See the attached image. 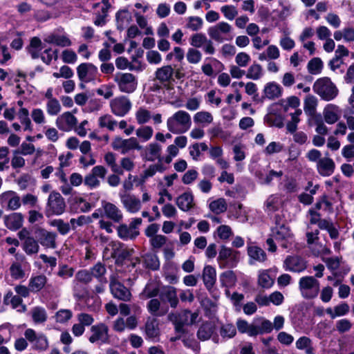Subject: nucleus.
Returning <instances> with one entry per match:
<instances>
[{
	"mask_svg": "<svg viewBox=\"0 0 354 354\" xmlns=\"http://www.w3.org/2000/svg\"><path fill=\"white\" fill-rule=\"evenodd\" d=\"M274 239L285 249L291 248L295 243L292 232L279 215L275 216L274 225L271 227L270 236L266 240L268 250L271 252H276L277 248Z\"/></svg>",
	"mask_w": 354,
	"mask_h": 354,
	"instance_id": "1",
	"label": "nucleus"
},
{
	"mask_svg": "<svg viewBox=\"0 0 354 354\" xmlns=\"http://www.w3.org/2000/svg\"><path fill=\"white\" fill-rule=\"evenodd\" d=\"M192 126V118L189 113L183 110H179L172 114L167 120V128L174 134L186 133Z\"/></svg>",
	"mask_w": 354,
	"mask_h": 354,
	"instance_id": "2",
	"label": "nucleus"
},
{
	"mask_svg": "<svg viewBox=\"0 0 354 354\" xmlns=\"http://www.w3.org/2000/svg\"><path fill=\"white\" fill-rule=\"evenodd\" d=\"M313 91L325 101L334 100L339 93L336 85L328 77L317 79L313 86Z\"/></svg>",
	"mask_w": 354,
	"mask_h": 354,
	"instance_id": "3",
	"label": "nucleus"
},
{
	"mask_svg": "<svg viewBox=\"0 0 354 354\" xmlns=\"http://www.w3.org/2000/svg\"><path fill=\"white\" fill-rule=\"evenodd\" d=\"M207 34L212 40L223 43L233 39V28L228 23L221 21L209 27Z\"/></svg>",
	"mask_w": 354,
	"mask_h": 354,
	"instance_id": "4",
	"label": "nucleus"
},
{
	"mask_svg": "<svg viewBox=\"0 0 354 354\" xmlns=\"http://www.w3.org/2000/svg\"><path fill=\"white\" fill-rule=\"evenodd\" d=\"M113 80L122 93H132L138 86L136 77L130 73H116L113 76Z\"/></svg>",
	"mask_w": 354,
	"mask_h": 354,
	"instance_id": "5",
	"label": "nucleus"
},
{
	"mask_svg": "<svg viewBox=\"0 0 354 354\" xmlns=\"http://www.w3.org/2000/svg\"><path fill=\"white\" fill-rule=\"evenodd\" d=\"M299 288L303 297L313 299L319 294V282L313 277H303L299 281Z\"/></svg>",
	"mask_w": 354,
	"mask_h": 354,
	"instance_id": "6",
	"label": "nucleus"
},
{
	"mask_svg": "<svg viewBox=\"0 0 354 354\" xmlns=\"http://www.w3.org/2000/svg\"><path fill=\"white\" fill-rule=\"evenodd\" d=\"M24 336L35 351H45L49 347L48 339L43 333H37L32 328H28L24 332Z\"/></svg>",
	"mask_w": 354,
	"mask_h": 354,
	"instance_id": "7",
	"label": "nucleus"
},
{
	"mask_svg": "<svg viewBox=\"0 0 354 354\" xmlns=\"http://www.w3.org/2000/svg\"><path fill=\"white\" fill-rule=\"evenodd\" d=\"M239 252L223 246L218 253V262L221 268H231L239 261Z\"/></svg>",
	"mask_w": 354,
	"mask_h": 354,
	"instance_id": "8",
	"label": "nucleus"
},
{
	"mask_svg": "<svg viewBox=\"0 0 354 354\" xmlns=\"http://www.w3.org/2000/svg\"><path fill=\"white\" fill-rule=\"evenodd\" d=\"M111 147L114 150L120 151L122 154H126L133 150L140 151L142 149L139 141L135 137L127 139L115 137L111 142Z\"/></svg>",
	"mask_w": 354,
	"mask_h": 354,
	"instance_id": "9",
	"label": "nucleus"
},
{
	"mask_svg": "<svg viewBox=\"0 0 354 354\" xmlns=\"http://www.w3.org/2000/svg\"><path fill=\"white\" fill-rule=\"evenodd\" d=\"M155 78L165 86H169L175 82L174 77L177 79L181 77L178 71H175L171 65L162 66L158 68L154 73Z\"/></svg>",
	"mask_w": 354,
	"mask_h": 354,
	"instance_id": "10",
	"label": "nucleus"
},
{
	"mask_svg": "<svg viewBox=\"0 0 354 354\" xmlns=\"http://www.w3.org/2000/svg\"><path fill=\"white\" fill-rule=\"evenodd\" d=\"M18 236L20 241H22V248L26 254L32 255L39 252V241L31 236L29 230L23 228L18 232Z\"/></svg>",
	"mask_w": 354,
	"mask_h": 354,
	"instance_id": "11",
	"label": "nucleus"
},
{
	"mask_svg": "<svg viewBox=\"0 0 354 354\" xmlns=\"http://www.w3.org/2000/svg\"><path fill=\"white\" fill-rule=\"evenodd\" d=\"M132 103L129 97L121 95L110 101L111 113L118 117L125 116L131 109Z\"/></svg>",
	"mask_w": 354,
	"mask_h": 354,
	"instance_id": "12",
	"label": "nucleus"
},
{
	"mask_svg": "<svg viewBox=\"0 0 354 354\" xmlns=\"http://www.w3.org/2000/svg\"><path fill=\"white\" fill-rule=\"evenodd\" d=\"M66 209L64 198L58 192L50 194L48 199L47 211L51 214L61 215Z\"/></svg>",
	"mask_w": 354,
	"mask_h": 354,
	"instance_id": "13",
	"label": "nucleus"
},
{
	"mask_svg": "<svg viewBox=\"0 0 354 354\" xmlns=\"http://www.w3.org/2000/svg\"><path fill=\"white\" fill-rule=\"evenodd\" d=\"M97 73V68L91 63H82L77 67L78 78L84 83H88L95 80Z\"/></svg>",
	"mask_w": 354,
	"mask_h": 354,
	"instance_id": "14",
	"label": "nucleus"
},
{
	"mask_svg": "<svg viewBox=\"0 0 354 354\" xmlns=\"http://www.w3.org/2000/svg\"><path fill=\"white\" fill-rule=\"evenodd\" d=\"M285 270L292 272H301L306 270V261L302 257L297 255L288 256L283 263Z\"/></svg>",
	"mask_w": 354,
	"mask_h": 354,
	"instance_id": "15",
	"label": "nucleus"
},
{
	"mask_svg": "<svg viewBox=\"0 0 354 354\" xmlns=\"http://www.w3.org/2000/svg\"><path fill=\"white\" fill-rule=\"evenodd\" d=\"M91 332V335L88 339L91 343L105 344L109 342V328L105 324L100 323L92 326Z\"/></svg>",
	"mask_w": 354,
	"mask_h": 354,
	"instance_id": "16",
	"label": "nucleus"
},
{
	"mask_svg": "<svg viewBox=\"0 0 354 354\" xmlns=\"http://www.w3.org/2000/svg\"><path fill=\"white\" fill-rule=\"evenodd\" d=\"M21 199L14 191H6L0 195V204L10 210H16L21 206Z\"/></svg>",
	"mask_w": 354,
	"mask_h": 354,
	"instance_id": "17",
	"label": "nucleus"
},
{
	"mask_svg": "<svg viewBox=\"0 0 354 354\" xmlns=\"http://www.w3.org/2000/svg\"><path fill=\"white\" fill-rule=\"evenodd\" d=\"M120 198L123 207L128 212L135 214L141 209V201L134 194L120 193Z\"/></svg>",
	"mask_w": 354,
	"mask_h": 354,
	"instance_id": "18",
	"label": "nucleus"
},
{
	"mask_svg": "<svg viewBox=\"0 0 354 354\" xmlns=\"http://www.w3.org/2000/svg\"><path fill=\"white\" fill-rule=\"evenodd\" d=\"M77 119L71 112H64L57 117L56 119V126L63 131H70L73 130L77 125Z\"/></svg>",
	"mask_w": 354,
	"mask_h": 354,
	"instance_id": "19",
	"label": "nucleus"
},
{
	"mask_svg": "<svg viewBox=\"0 0 354 354\" xmlns=\"http://www.w3.org/2000/svg\"><path fill=\"white\" fill-rule=\"evenodd\" d=\"M109 286L111 292L115 298L124 301L131 300V293L130 290L120 281L111 279Z\"/></svg>",
	"mask_w": 354,
	"mask_h": 354,
	"instance_id": "20",
	"label": "nucleus"
},
{
	"mask_svg": "<svg viewBox=\"0 0 354 354\" xmlns=\"http://www.w3.org/2000/svg\"><path fill=\"white\" fill-rule=\"evenodd\" d=\"M277 270L276 268L259 270L257 279L259 286L264 289L270 288L274 285Z\"/></svg>",
	"mask_w": 354,
	"mask_h": 354,
	"instance_id": "21",
	"label": "nucleus"
},
{
	"mask_svg": "<svg viewBox=\"0 0 354 354\" xmlns=\"http://www.w3.org/2000/svg\"><path fill=\"white\" fill-rule=\"evenodd\" d=\"M102 208L106 218L116 223H120L122 221V211L115 204L103 201Z\"/></svg>",
	"mask_w": 354,
	"mask_h": 354,
	"instance_id": "22",
	"label": "nucleus"
},
{
	"mask_svg": "<svg viewBox=\"0 0 354 354\" xmlns=\"http://www.w3.org/2000/svg\"><path fill=\"white\" fill-rule=\"evenodd\" d=\"M198 313L196 312L191 313L189 310L184 311L182 315H180V320H177V316L174 315H169V318L171 321L176 322V330L178 332H180L182 327L184 324L191 325L196 322Z\"/></svg>",
	"mask_w": 354,
	"mask_h": 354,
	"instance_id": "23",
	"label": "nucleus"
},
{
	"mask_svg": "<svg viewBox=\"0 0 354 354\" xmlns=\"http://www.w3.org/2000/svg\"><path fill=\"white\" fill-rule=\"evenodd\" d=\"M44 41L46 43L55 44L61 47H69L72 45V41L68 35L64 32H59L55 31L46 35L44 38Z\"/></svg>",
	"mask_w": 354,
	"mask_h": 354,
	"instance_id": "24",
	"label": "nucleus"
},
{
	"mask_svg": "<svg viewBox=\"0 0 354 354\" xmlns=\"http://www.w3.org/2000/svg\"><path fill=\"white\" fill-rule=\"evenodd\" d=\"M341 113L339 106L334 104H326L323 110L324 121L328 124L336 123L340 118Z\"/></svg>",
	"mask_w": 354,
	"mask_h": 354,
	"instance_id": "25",
	"label": "nucleus"
},
{
	"mask_svg": "<svg viewBox=\"0 0 354 354\" xmlns=\"http://www.w3.org/2000/svg\"><path fill=\"white\" fill-rule=\"evenodd\" d=\"M3 303L6 305H11L13 309L17 312L24 313L26 310V306L23 304V300L21 297L14 295L11 291L8 292L3 297Z\"/></svg>",
	"mask_w": 354,
	"mask_h": 354,
	"instance_id": "26",
	"label": "nucleus"
},
{
	"mask_svg": "<svg viewBox=\"0 0 354 354\" xmlns=\"http://www.w3.org/2000/svg\"><path fill=\"white\" fill-rule=\"evenodd\" d=\"M162 147L157 142H151L144 149L145 159L148 161L161 160Z\"/></svg>",
	"mask_w": 354,
	"mask_h": 354,
	"instance_id": "27",
	"label": "nucleus"
},
{
	"mask_svg": "<svg viewBox=\"0 0 354 354\" xmlns=\"http://www.w3.org/2000/svg\"><path fill=\"white\" fill-rule=\"evenodd\" d=\"M335 165L334 161L327 157L319 160L317 163L318 173L322 176H329L334 172Z\"/></svg>",
	"mask_w": 354,
	"mask_h": 354,
	"instance_id": "28",
	"label": "nucleus"
},
{
	"mask_svg": "<svg viewBox=\"0 0 354 354\" xmlns=\"http://www.w3.org/2000/svg\"><path fill=\"white\" fill-rule=\"evenodd\" d=\"M57 234L41 229L39 230L38 239L40 244L47 248L54 249L56 248Z\"/></svg>",
	"mask_w": 354,
	"mask_h": 354,
	"instance_id": "29",
	"label": "nucleus"
},
{
	"mask_svg": "<svg viewBox=\"0 0 354 354\" xmlns=\"http://www.w3.org/2000/svg\"><path fill=\"white\" fill-rule=\"evenodd\" d=\"M5 225L10 230L15 231L19 229L23 225L24 217L21 213H12L5 216Z\"/></svg>",
	"mask_w": 354,
	"mask_h": 354,
	"instance_id": "30",
	"label": "nucleus"
},
{
	"mask_svg": "<svg viewBox=\"0 0 354 354\" xmlns=\"http://www.w3.org/2000/svg\"><path fill=\"white\" fill-rule=\"evenodd\" d=\"M64 165L62 163L60 164V167L55 172V175L59 181V189L64 195H69L72 194L73 188L71 187L68 182L66 175L63 170Z\"/></svg>",
	"mask_w": 354,
	"mask_h": 354,
	"instance_id": "31",
	"label": "nucleus"
},
{
	"mask_svg": "<svg viewBox=\"0 0 354 354\" xmlns=\"http://www.w3.org/2000/svg\"><path fill=\"white\" fill-rule=\"evenodd\" d=\"M176 205L183 212H187L194 206V196L192 192H187L176 198Z\"/></svg>",
	"mask_w": 354,
	"mask_h": 354,
	"instance_id": "32",
	"label": "nucleus"
},
{
	"mask_svg": "<svg viewBox=\"0 0 354 354\" xmlns=\"http://www.w3.org/2000/svg\"><path fill=\"white\" fill-rule=\"evenodd\" d=\"M118 236L124 241L133 240L139 235L138 230H134L127 224H120L116 227Z\"/></svg>",
	"mask_w": 354,
	"mask_h": 354,
	"instance_id": "33",
	"label": "nucleus"
},
{
	"mask_svg": "<svg viewBox=\"0 0 354 354\" xmlns=\"http://www.w3.org/2000/svg\"><path fill=\"white\" fill-rule=\"evenodd\" d=\"M318 106V99L313 95H307L304 100V111L305 113L310 116L313 117L317 112V107Z\"/></svg>",
	"mask_w": 354,
	"mask_h": 354,
	"instance_id": "34",
	"label": "nucleus"
},
{
	"mask_svg": "<svg viewBox=\"0 0 354 354\" xmlns=\"http://www.w3.org/2000/svg\"><path fill=\"white\" fill-rule=\"evenodd\" d=\"M110 0H102L101 3L95 5V8H100L102 10L101 14H98L94 20V24L98 26H103L106 24V17L108 10L111 7Z\"/></svg>",
	"mask_w": 354,
	"mask_h": 354,
	"instance_id": "35",
	"label": "nucleus"
},
{
	"mask_svg": "<svg viewBox=\"0 0 354 354\" xmlns=\"http://www.w3.org/2000/svg\"><path fill=\"white\" fill-rule=\"evenodd\" d=\"M248 254L251 261L263 263L267 259V255L265 251L260 247L252 244L248 245Z\"/></svg>",
	"mask_w": 354,
	"mask_h": 354,
	"instance_id": "36",
	"label": "nucleus"
},
{
	"mask_svg": "<svg viewBox=\"0 0 354 354\" xmlns=\"http://www.w3.org/2000/svg\"><path fill=\"white\" fill-rule=\"evenodd\" d=\"M263 91L267 98L273 100L281 95L282 88L279 84L272 82L266 84Z\"/></svg>",
	"mask_w": 354,
	"mask_h": 354,
	"instance_id": "37",
	"label": "nucleus"
},
{
	"mask_svg": "<svg viewBox=\"0 0 354 354\" xmlns=\"http://www.w3.org/2000/svg\"><path fill=\"white\" fill-rule=\"evenodd\" d=\"M142 266L146 269L157 270L160 268V261L157 255L147 253L142 256Z\"/></svg>",
	"mask_w": 354,
	"mask_h": 354,
	"instance_id": "38",
	"label": "nucleus"
},
{
	"mask_svg": "<svg viewBox=\"0 0 354 354\" xmlns=\"http://www.w3.org/2000/svg\"><path fill=\"white\" fill-rule=\"evenodd\" d=\"M216 277V270L211 266H206L203 272V278L205 286L211 288L215 283Z\"/></svg>",
	"mask_w": 354,
	"mask_h": 354,
	"instance_id": "39",
	"label": "nucleus"
},
{
	"mask_svg": "<svg viewBox=\"0 0 354 354\" xmlns=\"http://www.w3.org/2000/svg\"><path fill=\"white\" fill-rule=\"evenodd\" d=\"M214 120L211 113L206 111H198L194 115V122L202 127H207L212 123Z\"/></svg>",
	"mask_w": 354,
	"mask_h": 354,
	"instance_id": "40",
	"label": "nucleus"
},
{
	"mask_svg": "<svg viewBox=\"0 0 354 354\" xmlns=\"http://www.w3.org/2000/svg\"><path fill=\"white\" fill-rule=\"evenodd\" d=\"M162 297L167 300L172 308H176L178 304L176 289L174 287H166L162 292Z\"/></svg>",
	"mask_w": 354,
	"mask_h": 354,
	"instance_id": "41",
	"label": "nucleus"
},
{
	"mask_svg": "<svg viewBox=\"0 0 354 354\" xmlns=\"http://www.w3.org/2000/svg\"><path fill=\"white\" fill-rule=\"evenodd\" d=\"M18 118L23 126L24 131H32L33 125L29 118V111L27 109L21 107L18 111Z\"/></svg>",
	"mask_w": 354,
	"mask_h": 354,
	"instance_id": "42",
	"label": "nucleus"
},
{
	"mask_svg": "<svg viewBox=\"0 0 354 354\" xmlns=\"http://www.w3.org/2000/svg\"><path fill=\"white\" fill-rule=\"evenodd\" d=\"M153 135V129L150 126H141L136 131V138L142 142H148L151 139Z\"/></svg>",
	"mask_w": 354,
	"mask_h": 354,
	"instance_id": "43",
	"label": "nucleus"
},
{
	"mask_svg": "<svg viewBox=\"0 0 354 354\" xmlns=\"http://www.w3.org/2000/svg\"><path fill=\"white\" fill-rule=\"evenodd\" d=\"M264 75L262 66L259 64L254 62L246 71V77L252 80H259Z\"/></svg>",
	"mask_w": 354,
	"mask_h": 354,
	"instance_id": "44",
	"label": "nucleus"
},
{
	"mask_svg": "<svg viewBox=\"0 0 354 354\" xmlns=\"http://www.w3.org/2000/svg\"><path fill=\"white\" fill-rule=\"evenodd\" d=\"M148 311L153 316L160 317L166 314L167 309L161 308L160 301L158 299H151L147 304Z\"/></svg>",
	"mask_w": 354,
	"mask_h": 354,
	"instance_id": "45",
	"label": "nucleus"
},
{
	"mask_svg": "<svg viewBox=\"0 0 354 354\" xmlns=\"http://www.w3.org/2000/svg\"><path fill=\"white\" fill-rule=\"evenodd\" d=\"M30 315L35 324L44 323L48 318L46 310L41 306H35L31 309Z\"/></svg>",
	"mask_w": 354,
	"mask_h": 354,
	"instance_id": "46",
	"label": "nucleus"
},
{
	"mask_svg": "<svg viewBox=\"0 0 354 354\" xmlns=\"http://www.w3.org/2000/svg\"><path fill=\"white\" fill-rule=\"evenodd\" d=\"M159 292V288L156 282L150 281L145 286L142 292L140 294L142 299H146L156 297Z\"/></svg>",
	"mask_w": 354,
	"mask_h": 354,
	"instance_id": "47",
	"label": "nucleus"
},
{
	"mask_svg": "<svg viewBox=\"0 0 354 354\" xmlns=\"http://www.w3.org/2000/svg\"><path fill=\"white\" fill-rule=\"evenodd\" d=\"M46 283L44 275L32 277L29 280L28 286L31 292H37L41 290Z\"/></svg>",
	"mask_w": 354,
	"mask_h": 354,
	"instance_id": "48",
	"label": "nucleus"
},
{
	"mask_svg": "<svg viewBox=\"0 0 354 354\" xmlns=\"http://www.w3.org/2000/svg\"><path fill=\"white\" fill-rule=\"evenodd\" d=\"M98 125L100 128H106L108 130L113 131L118 126V122L114 120L112 115L105 114L99 118Z\"/></svg>",
	"mask_w": 354,
	"mask_h": 354,
	"instance_id": "49",
	"label": "nucleus"
},
{
	"mask_svg": "<svg viewBox=\"0 0 354 354\" xmlns=\"http://www.w3.org/2000/svg\"><path fill=\"white\" fill-rule=\"evenodd\" d=\"M282 200L279 194H272L270 196L266 203V211L268 212H274L277 211L281 205Z\"/></svg>",
	"mask_w": 354,
	"mask_h": 354,
	"instance_id": "50",
	"label": "nucleus"
},
{
	"mask_svg": "<svg viewBox=\"0 0 354 354\" xmlns=\"http://www.w3.org/2000/svg\"><path fill=\"white\" fill-rule=\"evenodd\" d=\"M236 327L241 333H246L250 337L257 336L254 324H250L246 320L239 319L236 321Z\"/></svg>",
	"mask_w": 354,
	"mask_h": 354,
	"instance_id": "51",
	"label": "nucleus"
},
{
	"mask_svg": "<svg viewBox=\"0 0 354 354\" xmlns=\"http://www.w3.org/2000/svg\"><path fill=\"white\" fill-rule=\"evenodd\" d=\"M236 277L232 270H227L220 275V281L223 286L227 288H232L236 285Z\"/></svg>",
	"mask_w": 354,
	"mask_h": 354,
	"instance_id": "52",
	"label": "nucleus"
},
{
	"mask_svg": "<svg viewBox=\"0 0 354 354\" xmlns=\"http://www.w3.org/2000/svg\"><path fill=\"white\" fill-rule=\"evenodd\" d=\"M280 104L285 113H288L290 109H297L300 106V100L296 96H290L286 99L281 100Z\"/></svg>",
	"mask_w": 354,
	"mask_h": 354,
	"instance_id": "53",
	"label": "nucleus"
},
{
	"mask_svg": "<svg viewBox=\"0 0 354 354\" xmlns=\"http://www.w3.org/2000/svg\"><path fill=\"white\" fill-rule=\"evenodd\" d=\"M116 19L118 27L123 29L132 21V15L127 10H120L116 14Z\"/></svg>",
	"mask_w": 354,
	"mask_h": 354,
	"instance_id": "54",
	"label": "nucleus"
},
{
	"mask_svg": "<svg viewBox=\"0 0 354 354\" xmlns=\"http://www.w3.org/2000/svg\"><path fill=\"white\" fill-rule=\"evenodd\" d=\"M135 117L137 123L142 125L149 122L151 119V113L147 108L140 106L136 110Z\"/></svg>",
	"mask_w": 354,
	"mask_h": 354,
	"instance_id": "55",
	"label": "nucleus"
},
{
	"mask_svg": "<svg viewBox=\"0 0 354 354\" xmlns=\"http://www.w3.org/2000/svg\"><path fill=\"white\" fill-rule=\"evenodd\" d=\"M145 333L149 338H156L159 335L158 323L156 319H148L145 324Z\"/></svg>",
	"mask_w": 354,
	"mask_h": 354,
	"instance_id": "56",
	"label": "nucleus"
},
{
	"mask_svg": "<svg viewBox=\"0 0 354 354\" xmlns=\"http://www.w3.org/2000/svg\"><path fill=\"white\" fill-rule=\"evenodd\" d=\"M84 303L87 308L91 311H97L102 305L101 299L95 295H87L84 297Z\"/></svg>",
	"mask_w": 354,
	"mask_h": 354,
	"instance_id": "57",
	"label": "nucleus"
},
{
	"mask_svg": "<svg viewBox=\"0 0 354 354\" xmlns=\"http://www.w3.org/2000/svg\"><path fill=\"white\" fill-rule=\"evenodd\" d=\"M296 347L299 350H304L306 354H315L311 340L307 337H301L296 342Z\"/></svg>",
	"mask_w": 354,
	"mask_h": 354,
	"instance_id": "58",
	"label": "nucleus"
},
{
	"mask_svg": "<svg viewBox=\"0 0 354 354\" xmlns=\"http://www.w3.org/2000/svg\"><path fill=\"white\" fill-rule=\"evenodd\" d=\"M348 311L349 306L346 303L336 306L334 308V310H332L330 308L326 309V313L329 315L332 319H335L336 317L345 315Z\"/></svg>",
	"mask_w": 354,
	"mask_h": 354,
	"instance_id": "59",
	"label": "nucleus"
},
{
	"mask_svg": "<svg viewBox=\"0 0 354 354\" xmlns=\"http://www.w3.org/2000/svg\"><path fill=\"white\" fill-rule=\"evenodd\" d=\"M323 68V62L319 57H315L310 59L307 64V69L309 73L312 75H319L322 73Z\"/></svg>",
	"mask_w": 354,
	"mask_h": 354,
	"instance_id": "60",
	"label": "nucleus"
},
{
	"mask_svg": "<svg viewBox=\"0 0 354 354\" xmlns=\"http://www.w3.org/2000/svg\"><path fill=\"white\" fill-rule=\"evenodd\" d=\"M73 206L75 208L76 211L80 212H87L91 209V204L87 202L84 198L80 196H75L73 198Z\"/></svg>",
	"mask_w": 354,
	"mask_h": 354,
	"instance_id": "61",
	"label": "nucleus"
},
{
	"mask_svg": "<svg viewBox=\"0 0 354 354\" xmlns=\"http://www.w3.org/2000/svg\"><path fill=\"white\" fill-rule=\"evenodd\" d=\"M46 110L48 115H57L62 111V106L59 101L55 98L46 102Z\"/></svg>",
	"mask_w": 354,
	"mask_h": 354,
	"instance_id": "62",
	"label": "nucleus"
},
{
	"mask_svg": "<svg viewBox=\"0 0 354 354\" xmlns=\"http://www.w3.org/2000/svg\"><path fill=\"white\" fill-rule=\"evenodd\" d=\"M214 332V326L211 323H205L203 324L198 330V337L202 340L205 341L209 339Z\"/></svg>",
	"mask_w": 354,
	"mask_h": 354,
	"instance_id": "63",
	"label": "nucleus"
},
{
	"mask_svg": "<svg viewBox=\"0 0 354 354\" xmlns=\"http://www.w3.org/2000/svg\"><path fill=\"white\" fill-rule=\"evenodd\" d=\"M255 330L257 332V335L259 334L269 333L272 329V323L268 319H261L259 322L257 324H254Z\"/></svg>",
	"mask_w": 354,
	"mask_h": 354,
	"instance_id": "64",
	"label": "nucleus"
}]
</instances>
